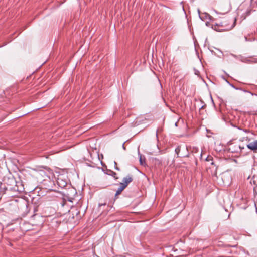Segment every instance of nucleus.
<instances>
[{"label": "nucleus", "instance_id": "nucleus-1", "mask_svg": "<svg viewBox=\"0 0 257 257\" xmlns=\"http://www.w3.org/2000/svg\"><path fill=\"white\" fill-rule=\"evenodd\" d=\"M236 21V18H232L231 20V24H230L229 20H223L219 23H216L215 25L214 29L219 32L229 31L235 27Z\"/></svg>", "mask_w": 257, "mask_h": 257}, {"label": "nucleus", "instance_id": "nucleus-2", "mask_svg": "<svg viewBox=\"0 0 257 257\" xmlns=\"http://www.w3.org/2000/svg\"><path fill=\"white\" fill-rule=\"evenodd\" d=\"M132 181H133L132 177L131 176L129 175V176H126V177H124L123 179V180H122L123 182L120 183V185H124L125 187L126 188L127 187V186L128 185V184L129 183H130L131 182H132Z\"/></svg>", "mask_w": 257, "mask_h": 257}, {"label": "nucleus", "instance_id": "nucleus-3", "mask_svg": "<svg viewBox=\"0 0 257 257\" xmlns=\"http://www.w3.org/2000/svg\"><path fill=\"white\" fill-rule=\"evenodd\" d=\"M190 150L191 153L195 157L196 156V154L199 155L200 157H202V152H200L199 149L197 147H190Z\"/></svg>", "mask_w": 257, "mask_h": 257}, {"label": "nucleus", "instance_id": "nucleus-4", "mask_svg": "<svg viewBox=\"0 0 257 257\" xmlns=\"http://www.w3.org/2000/svg\"><path fill=\"white\" fill-rule=\"evenodd\" d=\"M247 147L250 150L255 151L257 150V140L247 145Z\"/></svg>", "mask_w": 257, "mask_h": 257}, {"label": "nucleus", "instance_id": "nucleus-5", "mask_svg": "<svg viewBox=\"0 0 257 257\" xmlns=\"http://www.w3.org/2000/svg\"><path fill=\"white\" fill-rule=\"evenodd\" d=\"M125 188L124 185H120V187L117 189L116 193H115V196L119 195L122 191Z\"/></svg>", "mask_w": 257, "mask_h": 257}, {"label": "nucleus", "instance_id": "nucleus-6", "mask_svg": "<svg viewBox=\"0 0 257 257\" xmlns=\"http://www.w3.org/2000/svg\"><path fill=\"white\" fill-rule=\"evenodd\" d=\"M57 182H58V185L59 186H60L61 187H63L65 186V185L66 184V182H63L62 180H60L59 179H58Z\"/></svg>", "mask_w": 257, "mask_h": 257}, {"label": "nucleus", "instance_id": "nucleus-7", "mask_svg": "<svg viewBox=\"0 0 257 257\" xmlns=\"http://www.w3.org/2000/svg\"><path fill=\"white\" fill-rule=\"evenodd\" d=\"M2 185L0 186V200L2 199L3 195L5 193L4 190H2Z\"/></svg>", "mask_w": 257, "mask_h": 257}, {"label": "nucleus", "instance_id": "nucleus-8", "mask_svg": "<svg viewBox=\"0 0 257 257\" xmlns=\"http://www.w3.org/2000/svg\"><path fill=\"white\" fill-rule=\"evenodd\" d=\"M140 163L142 165H144L145 164V159H143L141 155L140 157Z\"/></svg>", "mask_w": 257, "mask_h": 257}, {"label": "nucleus", "instance_id": "nucleus-9", "mask_svg": "<svg viewBox=\"0 0 257 257\" xmlns=\"http://www.w3.org/2000/svg\"><path fill=\"white\" fill-rule=\"evenodd\" d=\"M180 150H181V148H180V147H179V146H178L177 148H176L175 149V152H176V154H177V155H179V153L180 152ZM178 157H179V156H178Z\"/></svg>", "mask_w": 257, "mask_h": 257}, {"label": "nucleus", "instance_id": "nucleus-10", "mask_svg": "<svg viewBox=\"0 0 257 257\" xmlns=\"http://www.w3.org/2000/svg\"><path fill=\"white\" fill-rule=\"evenodd\" d=\"M113 177L114 178H115V179H118V177H117L116 176V173L114 172H112V174H111Z\"/></svg>", "mask_w": 257, "mask_h": 257}, {"label": "nucleus", "instance_id": "nucleus-11", "mask_svg": "<svg viewBox=\"0 0 257 257\" xmlns=\"http://www.w3.org/2000/svg\"><path fill=\"white\" fill-rule=\"evenodd\" d=\"M115 169L118 171L120 170V169L117 167L116 162H114Z\"/></svg>", "mask_w": 257, "mask_h": 257}, {"label": "nucleus", "instance_id": "nucleus-12", "mask_svg": "<svg viewBox=\"0 0 257 257\" xmlns=\"http://www.w3.org/2000/svg\"><path fill=\"white\" fill-rule=\"evenodd\" d=\"M244 131L245 132H246V133L249 132V131L247 130H244Z\"/></svg>", "mask_w": 257, "mask_h": 257}, {"label": "nucleus", "instance_id": "nucleus-13", "mask_svg": "<svg viewBox=\"0 0 257 257\" xmlns=\"http://www.w3.org/2000/svg\"><path fill=\"white\" fill-rule=\"evenodd\" d=\"M185 156L189 157V154H187Z\"/></svg>", "mask_w": 257, "mask_h": 257}, {"label": "nucleus", "instance_id": "nucleus-14", "mask_svg": "<svg viewBox=\"0 0 257 257\" xmlns=\"http://www.w3.org/2000/svg\"><path fill=\"white\" fill-rule=\"evenodd\" d=\"M186 149L187 150L189 151V149H188V148L187 147H186Z\"/></svg>", "mask_w": 257, "mask_h": 257}, {"label": "nucleus", "instance_id": "nucleus-15", "mask_svg": "<svg viewBox=\"0 0 257 257\" xmlns=\"http://www.w3.org/2000/svg\"><path fill=\"white\" fill-rule=\"evenodd\" d=\"M246 140L250 141V139H248V138L247 137V138H246Z\"/></svg>", "mask_w": 257, "mask_h": 257}, {"label": "nucleus", "instance_id": "nucleus-16", "mask_svg": "<svg viewBox=\"0 0 257 257\" xmlns=\"http://www.w3.org/2000/svg\"><path fill=\"white\" fill-rule=\"evenodd\" d=\"M158 136V133H157V132H156V136Z\"/></svg>", "mask_w": 257, "mask_h": 257}]
</instances>
